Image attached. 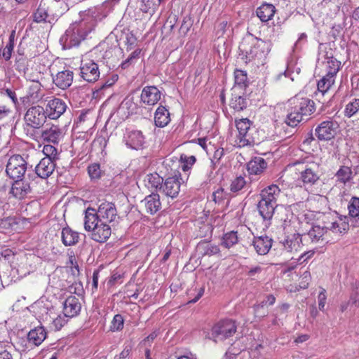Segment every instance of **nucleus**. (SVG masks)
<instances>
[{
  "mask_svg": "<svg viewBox=\"0 0 359 359\" xmlns=\"http://www.w3.org/2000/svg\"><path fill=\"white\" fill-rule=\"evenodd\" d=\"M74 73L71 70L59 72L53 78L55 85L60 89L68 88L73 82Z\"/></svg>",
  "mask_w": 359,
  "mask_h": 359,
  "instance_id": "20",
  "label": "nucleus"
},
{
  "mask_svg": "<svg viewBox=\"0 0 359 359\" xmlns=\"http://www.w3.org/2000/svg\"><path fill=\"white\" fill-rule=\"evenodd\" d=\"M41 84L39 81H34L30 86V90H34L36 93V95L34 97V98H38V93L41 91Z\"/></svg>",
  "mask_w": 359,
  "mask_h": 359,
  "instance_id": "64",
  "label": "nucleus"
},
{
  "mask_svg": "<svg viewBox=\"0 0 359 359\" xmlns=\"http://www.w3.org/2000/svg\"><path fill=\"white\" fill-rule=\"evenodd\" d=\"M252 245L257 254L264 255L271 249L272 239L266 235L255 237Z\"/></svg>",
  "mask_w": 359,
  "mask_h": 359,
  "instance_id": "22",
  "label": "nucleus"
},
{
  "mask_svg": "<svg viewBox=\"0 0 359 359\" xmlns=\"http://www.w3.org/2000/svg\"><path fill=\"white\" fill-rule=\"evenodd\" d=\"M339 124L337 121L329 118L322 121L315 129V134L320 141H329L337 133Z\"/></svg>",
  "mask_w": 359,
  "mask_h": 359,
  "instance_id": "11",
  "label": "nucleus"
},
{
  "mask_svg": "<svg viewBox=\"0 0 359 359\" xmlns=\"http://www.w3.org/2000/svg\"><path fill=\"white\" fill-rule=\"evenodd\" d=\"M142 55V49H135L130 54V55L124 61L121 62V64L120 65L121 68L123 69L128 68L136 60L140 59Z\"/></svg>",
  "mask_w": 359,
  "mask_h": 359,
  "instance_id": "42",
  "label": "nucleus"
},
{
  "mask_svg": "<svg viewBox=\"0 0 359 359\" xmlns=\"http://www.w3.org/2000/svg\"><path fill=\"white\" fill-rule=\"evenodd\" d=\"M262 271V269L260 266H256L254 267H252L248 272V276L251 278L252 279H255V277L261 273Z\"/></svg>",
  "mask_w": 359,
  "mask_h": 359,
  "instance_id": "60",
  "label": "nucleus"
},
{
  "mask_svg": "<svg viewBox=\"0 0 359 359\" xmlns=\"http://www.w3.org/2000/svg\"><path fill=\"white\" fill-rule=\"evenodd\" d=\"M289 103L290 108L285 123L291 127L297 126L304 116L307 117L316 111L314 101L301 94L291 98Z\"/></svg>",
  "mask_w": 359,
  "mask_h": 359,
  "instance_id": "1",
  "label": "nucleus"
},
{
  "mask_svg": "<svg viewBox=\"0 0 359 359\" xmlns=\"http://www.w3.org/2000/svg\"><path fill=\"white\" fill-rule=\"evenodd\" d=\"M246 184L245 178L242 176L236 177L231 181L230 184V190L233 192L241 191Z\"/></svg>",
  "mask_w": 359,
  "mask_h": 359,
  "instance_id": "50",
  "label": "nucleus"
},
{
  "mask_svg": "<svg viewBox=\"0 0 359 359\" xmlns=\"http://www.w3.org/2000/svg\"><path fill=\"white\" fill-rule=\"evenodd\" d=\"M91 238L96 242L104 243L107 241L111 233V229L106 222H100L90 231Z\"/></svg>",
  "mask_w": 359,
  "mask_h": 359,
  "instance_id": "16",
  "label": "nucleus"
},
{
  "mask_svg": "<svg viewBox=\"0 0 359 359\" xmlns=\"http://www.w3.org/2000/svg\"><path fill=\"white\" fill-rule=\"evenodd\" d=\"M48 18L46 9L40 5L36 11L33 14V20L36 22H45Z\"/></svg>",
  "mask_w": 359,
  "mask_h": 359,
  "instance_id": "51",
  "label": "nucleus"
},
{
  "mask_svg": "<svg viewBox=\"0 0 359 359\" xmlns=\"http://www.w3.org/2000/svg\"><path fill=\"white\" fill-rule=\"evenodd\" d=\"M284 249L290 252H296L302 249V236L299 233L287 235L283 242Z\"/></svg>",
  "mask_w": 359,
  "mask_h": 359,
  "instance_id": "17",
  "label": "nucleus"
},
{
  "mask_svg": "<svg viewBox=\"0 0 359 359\" xmlns=\"http://www.w3.org/2000/svg\"><path fill=\"white\" fill-rule=\"evenodd\" d=\"M124 325V319L121 314H116L110 324V330L112 332H118L123 330Z\"/></svg>",
  "mask_w": 359,
  "mask_h": 359,
  "instance_id": "49",
  "label": "nucleus"
},
{
  "mask_svg": "<svg viewBox=\"0 0 359 359\" xmlns=\"http://www.w3.org/2000/svg\"><path fill=\"white\" fill-rule=\"evenodd\" d=\"M334 177L337 184L346 185L353 178L352 168L350 166L341 165L335 172Z\"/></svg>",
  "mask_w": 359,
  "mask_h": 359,
  "instance_id": "24",
  "label": "nucleus"
},
{
  "mask_svg": "<svg viewBox=\"0 0 359 359\" xmlns=\"http://www.w3.org/2000/svg\"><path fill=\"white\" fill-rule=\"evenodd\" d=\"M280 189L276 184L268 186L262 190L260 193L261 199L276 203L277 198L279 196Z\"/></svg>",
  "mask_w": 359,
  "mask_h": 359,
  "instance_id": "33",
  "label": "nucleus"
},
{
  "mask_svg": "<svg viewBox=\"0 0 359 359\" xmlns=\"http://www.w3.org/2000/svg\"><path fill=\"white\" fill-rule=\"evenodd\" d=\"M62 128L57 124L47 123L39 132V137L43 142L58 144L64 137Z\"/></svg>",
  "mask_w": 359,
  "mask_h": 359,
  "instance_id": "9",
  "label": "nucleus"
},
{
  "mask_svg": "<svg viewBox=\"0 0 359 359\" xmlns=\"http://www.w3.org/2000/svg\"><path fill=\"white\" fill-rule=\"evenodd\" d=\"M137 37L133 34H129L126 36L125 41V46L127 51L133 50L137 45Z\"/></svg>",
  "mask_w": 359,
  "mask_h": 359,
  "instance_id": "55",
  "label": "nucleus"
},
{
  "mask_svg": "<svg viewBox=\"0 0 359 359\" xmlns=\"http://www.w3.org/2000/svg\"><path fill=\"white\" fill-rule=\"evenodd\" d=\"M267 167V163L262 157H255L247 165V169L250 175H259Z\"/></svg>",
  "mask_w": 359,
  "mask_h": 359,
  "instance_id": "28",
  "label": "nucleus"
},
{
  "mask_svg": "<svg viewBox=\"0 0 359 359\" xmlns=\"http://www.w3.org/2000/svg\"><path fill=\"white\" fill-rule=\"evenodd\" d=\"M325 75L327 76H332L337 78V75L339 72L341 64V62L333 57L327 58V60L324 62Z\"/></svg>",
  "mask_w": 359,
  "mask_h": 359,
  "instance_id": "34",
  "label": "nucleus"
},
{
  "mask_svg": "<svg viewBox=\"0 0 359 359\" xmlns=\"http://www.w3.org/2000/svg\"><path fill=\"white\" fill-rule=\"evenodd\" d=\"M161 93L158 88L154 86H147L143 88L140 99L141 101L147 105L154 106L161 100Z\"/></svg>",
  "mask_w": 359,
  "mask_h": 359,
  "instance_id": "14",
  "label": "nucleus"
},
{
  "mask_svg": "<svg viewBox=\"0 0 359 359\" xmlns=\"http://www.w3.org/2000/svg\"><path fill=\"white\" fill-rule=\"evenodd\" d=\"M197 250L202 256H212L219 254L220 250L216 245L212 244L209 241H202L197 245Z\"/></svg>",
  "mask_w": 359,
  "mask_h": 359,
  "instance_id": "35",
  "label": "nucleus"
},
{
  "mask_svg": "<svg viewBox=\"0 0 359 359\" xmlns=\"http://www.w3.org/2000/svg\"><path fill=\"white\" fill-rule=\"evenodd\" d=\"M80 73L81 78L90 83L97 81L100 74L98 65L87 56L81 61Z\"/></svg>",
  "mask_w": 359,
  "mask_h": 359,
  "instance_id": "10",
  "label": "nucleus"
},
{
  "mask_svg": "<svg viewBox=\"0 0 359 359\" xmlns=\"http://www.w3.org/2000/svg\"><path fill=\"white\" fill-rule=\"evenodd\" d=\"M14 182L12 184L11 193L16 198H22L28 193L30 192V186L27 182L21 179L13 180Z\"/></svg>",
  "mask_w": 359,
  "mask_h": 359,
  "instance_id": "23",
  "label": "nucleus"
},
{
  "mask_svg": "<svg viewBox=\"0 0 359 359\" xmlns=\"http://www.w3.org/2000/svg\"><path fill=\"white\" fill-rule=\"evenodd\" d=\"M336 78L332 76H327L324 74L322 78L317 83V90L324 95L327 93L334 85Z\"/></svg>",
  "mask_w": 359,
  "mask_h": 359,
  "instance_id": "40",
  "label": "nucleus"
},
{
  "mask_svg": "<svg viewBox=\"0 0 359 359\" xmlns=\"http://www.w3.org/2000/svg\"><path fill=\"white\" fill-rule=\"evenodd\" d=\"M327 299L326 290L324 288H321V291L319 292L318 296V308L320 311H323Z\"/></svg>",
  "mask_w": 359,
  "mask_h": 359,
  "instance_id": "56",
  "label": "nucleus"
},
{
  "mask_svg": "<svg viewBox=\"0 0 359 359\" xmlns=\"http://www.w3.org/2000/svg\"><path fill=\"white\" fill-rule=\"evenodd\" d=\"M330 229L336 233H345L349 229V222L347 217H339L331 224Z\"/></svg>",
  "mask_w": 359,
  "mask_h": 359,
  "instance_id": "39",
  "label": "nucleus"
},
{
  "mask_svg": "<svg viewBox=\"0 0 359 359\" xmlns=\"http://www.w3.org/2000/svg\"><path fill=\"white\" fill-rule=\"evenodd\" d=\"M359 112V99L354 98L345 107L344 115L351 118Z\"/></svg>",
  "mask_w": 359,
  "mask_h": 359,
  "instance_id": "46",
  "label": "nucleus"
},
{
  "mask_svg": "<svg viewBox=\"0 0 359 359\" xmlns=\"http://www.w3.org/2000/svg\"><path fill=\"white\" fill-rule=\"evenodd\" d=\"M100 270L97 269L93 271V280H92V290H96L98 287V278H99Z\"/></svg>",
  "mask_w": 359,
  "mask_h": 359,
  "instance_id": "61",
  "label": "nucleus"
},
{
  "mask_svg": "<svg viewBox=\"0 0 359 359\" xmlns=\"http://www.w3.org/2000/svg\"><path fill=\"white\" fill-rule=\"evenodd\" d=\"M88 173L91 180L100 179L102 173L100 164L93 163L88 165Z\"/></svg>",
  "mask_w": 359,
  "mask_h": 359,
  "instance_id": "52",
  "label": "nucleus"
},
{
  "mask_svg": "<svg viewBox=\"0 0 359 359\" xmlns=\"http://www.w3.org/2000/svg\"><path fill=\"white\" fill-rule=\"evenodd\" d=\"M293 165H297L299 172V180L304 185H314L320 180L321 165L319 162L305 158L303 161H296Z\"/></svg>",
  "mask_w": 359,
  "mask_h": 359,
  "instance_id": "3",
  "label": "nucleus"
},
{
  "mask_svg": "<svg viewBox=\"0 0 359 359\" xmlns=\"http://www.w3.org/2000/svg\"><path fill=\"white\" fill-rule=\"evenodd\" d=\"M55 145L51 143L44 144L42 149V152L46 156L44 158H48L55 162L60 158V153Z\"/></svg>",
  "mask_w": 359,
  "mask_h": 359,
  "instance_id": "41",
  "label": "nucleus"
},
{
  "mask_svg": "<svg viewBox=\"0 0 359 359\" xmlns=\"http://www.w3.org/2000/svg\"><path fill=\"white\" fill-rule=\"evenodd\" d=\"M238 90V87H233L231 89V98L229 102L230 108L236 112H240L247 107V102L243 97L245 92Z\"/></svg>",
  "mask_w": 359,
  "mask_h": 359,
  "instance_id": "15",
  "label": "nucleus"
},
{
  "mask_svg": "<svg viewBox=\"0 0 359 359\" xmlns=\"http://www.w3.org/2000/svg\"><path fill=\"white\" fill-rule=\"evenodd\" d=\"M170 121V112L164 106L160 105L154 114V123L157 127L163 128Z\"/></svg>",
  "mask_w": 359,
  "mask_h": 359,
  "instance_id": "27",
  "label": "nucleus"
},
{
  "mask_svg": "<svg viewBox=\"0 0 359 359\" xmlns=\"http://www.w3.org/2000/svg\"><path fill=\"white\" fill-rule=\"evenodd\" d=\"M67 104L60 98L54 97L48 102L46 106L47 116L50 119H57L67 109Z\"/></svg>",
  "mask_w": 359,
  "mask_h": 359,
  "instance_id": "12",
  "label": "nucleus"
},
{
  "mask_svg": "<svg viewBox=\"0 0 359 359\" xmlns=\"http://www.w3.org/2000/svg\"><path fill=\"white\" fill-rule=\"evenodd\" d=\"M81 303L75 296L68 297L63 303V312L69 318L77 316L81 311Z\"/></svg>",
  "mask_w": 359,
  "mask_h": 359,
  "instance_id": "19",
  "label": "nucleus"
},
{
  "mask_svg": "<svg viewBox=\"0 0 359 359\" xmlns=\"http://www.w3.org/2000/svg\"><path fill=\"white\" fill-rule=\"evenodd\" d=\"M142 203L146 212L149 215H154L161 209L160 196L157 193H151L147 196Z\"/></svg>",
  "mask_w": 359,
  "mask_h": 359,
  "instance_id": "18",
  "label": "nucleus"
},
{
  "mask_svg": "<svg viewBox=\"0 0 359 359\" xmlns=\"http://www.w3.org/2000/svg\"><path fill=\"white\" fill-rule=\"evenodd\" d=\"M102 220L97 212L93 208H88L85 212L84 229L87 231H90L94 226H97Z\"/></svg>",
  "mask_w": 359,
  "mask_h": 359,
  "instance_id": "29",
  "label": "nucleus"
},
{
  "mask_svg": "<svg viewBox=\"0 0 359 359\" xmlns=\"http://www.w3.org/2000/svg\"><path fill=\"white\" fill-rule=\"evenodd\" d=\"M97 214L100 219L106 223H110L118 217L117 210L115 205L111 202H102L98 208Z\"/></svg>",
  "mask_w": 359,
  "mask_h": 359,
  "instance_id": "13",
  "label": "nucleus"
},
{
  "mask_svg": "<svg viewBox=\"0 0 359 359\" xmlns=\"http://www.w3.org/2000/svg\"><path fill=\"white\" fill-rule=\"evenodd\" d=\"M236 329V325L233 320H222L212 327L211 336L215 342L221 341L233 336Z\"/></svg>",
  "mask_w": 359,
  "mask_h": 359,
  "instance_id": "7",
  "label": "nucleus"
},
{
  "mask_svg": "<svg viewBox=\"0 0 359 359\" xmlns=\"http://www.w3.org/2000/svg\"><path fill=\"white\" fill-rule=\"evenodd\" d=\"M182 160V170L183 171H188L191 167L196 162V157L194 156H181Z\"/></svg>",
  "mask_w": 359,
  "mask_h": 359,
  "instance_id": "53",
  "label": "nucleus"
},
{
  "mask_svg": "<svg viewBox=\"0 0 359 359\" xmlns=\"http://www.w3.org/2000/svg\"><path fill=\"white\" fill-rule=\"evenodd\" d=\"M248 86V78L245 71L235 69L234 71V86L238 87V90L245 92V88Z\"/></svg>",
  "mask_w": 359,
  "mask_h": 359,
  "instance_id": "38",
  "label": "nucleus"
},
{
  "mask_svg": "<svg viewBox=\"0 0 359 359\" xmlns=\"http://www.w3.org/2000/svg\"><path fill=\"white\" fill-rule=\"evenodd\" d=\"M311 280V275L309 271H305L299 278V286L302 289H306Z\"/></svg>",
  "mask_w": 359,
  "mask_h": 359,
  "instance_id": "54",
  "label": "nucleus"
},
{
  "mask_svg": "<svg viewBox=\"0 0 359 359\" xmlns=\"http://www.w3.org/2000/svg\"><path fill=\"white\" fill-rule=\"evenodd\" d=\"M241 54L245 57V62L252 60L262 62L269 53L268 43L257 38L243 39L238 46Z\"/></svg>",
  "mask_w": 359,
  "mask_h": 359,
  "instance_id": "2",
  "label": "nucleus"
},
{
  "mask_svg": "<svg viewBox=\"0 0 359 359\" xmlns=\"http://www.w3.org/2000/svg\"><path fill=\"white\" fill-rule=\"evenodd\" d=\"M275 13V6L270 4H263L256 11L257 16L264 22L271 20Z\"/></svg>",
  "mask_w": 359,
  "mask_h": 359,
  "instance_id": "30",
  "label": "nucleus"
},
{
  "mask_svg": "<svg viewBox=\"0 0 359 359\" xmlns=\"http://www.w3.org/2000/svg\"><path fill=\"white\" fill-rule=\"evenodd\" d=\"M348 215L352 218L359 219V198L353 196L348 205Z\"/></svg>",
  "mask_w": 359,
  "mask_h": 359,
  "instance_id": "45",
  "label": "nucleus"
},
{
  "mask_svg": "<svg viewBox=\"0 0 359 359\" xmlns=\"http://www.w3.org/2000/svg\"><path fill=\"white\" fill-rule=\"evenodd\" d=\"M238 242L237 231H231L224 234L222 245L226 248H230Z\"/></svg>",
  "mask_w": 359,
  "mask_h": 359,
  "instance_id": "43",
  "label": "nucleus"
},
{
  "mask_svg": "<svg viewBox=\"0 0 359 359\" xmlns=\"http://www.w3.org/2000/svg\"><path fill=\"white\" fill-rule=\"evenodd\" d=\"M68 264L72 269L74 268L79 271V265L74 255H69Z\"/></svg>",
  "mask_w": 359,
  "mask_h": 359,
  "instance_id": "62",
  "label": "nucleus"
},
{
  "mask_svg": "<svg viewBox=\"0 0 359 359\" xmlns=\"http://www.w3.org/2000/svg\"><path fill=\"white\" fill-rule=\"evenodd\" d=\"M325 230L320 226H313L307 233V236L313 243L318 242L324 235Z\"/></svg>",
  "mask_w": 359,
  "mask_h": 359,
  "instance_id": "47",
  "label": "nucleus"
},
{
  "mask_svg": "<svg viewBox=\"0 0 359 359\" xmlns=\"http://www.w3.org/2000/svg\"><path fill=\"white\" fill-rule=\"evenodd\" d=\"M49 317L50 319V328L55 331H59L67 323L68 318L64 312L62 313H56L50 310Z\"/></svg>",
  "mask_w": 359,
  "mask_h": 359,
  "instance_id": "31",
  "label": "nucleus"
},
{
  "mask_svg": "<svg viewBox=\"0 0 359 359\" xmlns=\"http://www.w3.org/2000/svg\"><path fill=\"white\" fill-rule=\"evenodd\" d=\"M145 142V138L140 130L131 131L128 136L127 145L134 149H140Z\"/></svg>",
  "mask_w": 359,
  "mask_h": 359,
  "instance_id": "32",
  "label": "nucleus"
},
{
  "mask_svg": "<svg viewBox=\"0 0 359 359\" xmlns=\"http://www.w3.org/2000/svg\"><path fill=\"white\" fill-rule=\"evenodd\" d=\"M235 123L238 134L235 137L233 145L241 148L254 144L255 140L249 133L251 121L246 118L236 120Z\"/></svg>",
  "mask_w": 359,
  "mask_h": 359,
  "instance_id": "4",
  "label": "nucleus"
},
{
  "mask_svg": "<svg viewBox=\"0 0 359 359\" xmlns=\"http://www.w3.org/2000/svg\"><path fill=\"white\" fill-rule=\"evenodd\" d=\"M158 4H156L154 0H141L140 9L144 13H149L152 15L158 9Z\"/></svg>",
  "mask_w": 359,
  "mask_h": 359,
  "instance_id": "44",
  "label": "nucleus"
},
{
  "mask_svg": "<svg viewBox=\"0 0 359 359\" xmlns=\"http://www.w3.org/2000/svg\"><path fill=\"white\" fill-rule=\"evenodd\" d=\"M17 224V219L13 217H8L0 219V229L2 231L13 230Z\"/></svg>",
  "mask_w": 359,
  "mask_h": 359,
  "instance_id": "48",
  "label": "nucleus"
},
{
  "mask_svg": "<svg viewBox=\"0 0 359 359\" xmlns=\"http://www.w3.org/2000/svg\"><path fill=\"white\" fill-rule=\"evenodd\" d=\"M11 113L12 110L9 107L0 104V121L6 120Z\"/></svg>",
  "mask_w": 359,
  "mask_h": 359,
  "instance_id": "57",
  "label": "nucleus"
},
{
  "mask_svg": "<svg viewBox=\"0 0 359 359\" xmlns=\"http://www.w3.org/2000/svg\"><path fill=\"white\" fill-rule=\"evenodd\" d=\"M314 250L306 251L299 256V257L298 258V262H299L300 264H302L306 262L308 259H311L314 255Z\"/></svg>",
  "mask_w": 359,
  "mask_h": 359,
  "instance_id": "59",
  "label": "nucleus"
},
{
  "mask_svg": "<svg viewBox=\"0 0 359 359\" xmlns=\"http://www.w3.org/2000/svg\"><path fill=\"white\" fill-rule=\"evenodd\" d=\"M276 302V297L273 294H268L266 297V300L262 302L263 306H271Z\"/></svg>",
  "mask_w": 359,
  "mask_h": 359,
  "instance_id": "63",
  "label": "nucleus"
},
{
  "mask_svg": "<svg viewBox=\"0 0 359 359\" xmlns=\"http://www.w3.org/2000/svg\"><path fill=\"white\" fill-rule=\"evenodd\" d=\"M182 182L181 172L175 170L163 182L161 191L166 196L175 198L178 196Z\"/></svg>",
  "mask_w": 359,
  "mask_h": 359,
  "instance_id": "8",
  "label": "nucleus"
},
{
  "mask_svg": "<svg viewBox=\"0 0 359 359\" xmlns=\"http://www.w3.org/2000/svg\"><path fill=\"white\" fill-rule=\"evenodd\" d=\"M275 205V203L260 199L257 205V208L263 219H270L272 217Z\"/></svg>",
  "mask_w": 359,
  "mask_h": 359,
  "instance_id": "37",
  "label": "nucleus"
},
{
  "mask_svg": "<svg viewBox=\"0 0 359 359\" xmlns=\"http://www.w3.org/2000/svg\"><path fill=\"white\" fill-rule=\"evenodd\" d=\"M47 112L40 105L29 107L25 114V123L34 129L41 128L47 120Z\"/></svg>",
  "mask_w": 359,
  "mask_h": 359,
  "instance_id": "5",
  "label": "nucleus"
},
{
  "mask_svg": "<svg viewBox=\"0 0 359 359\" xmlns=\"http://www.w3.org/2000/svg\"><path fill=\"white\" fill-rule=\"evenodd\" d=\"M47 333L43 327L38 326L31 330L27 334V339L29 343L34 346H39L46 338Z\"/></svg>",
  "mask_w": 359,
  "mask_h": 359,
  "instance_id": "26",
  "label": "nucleus"
},
{
  "mask_svg": "<svg viewBox=\"0 0 359 359\" xmlns=\"http://www.w3.org/2000/svg\"><path fill=\"white\" fill-rule=\"evenodd\" d=\"M62 241L65 246H71L76 244L79 240L78 232L73 231L69 227H65L62 231Z\"/></svg>",
  "mask_w": 359,
  "mask_h": 359,
  "instance_id": "36",
  "label": "nucleus"
},
{
  "mask_svg": "<svg viewBox=\"0 0 359 359\" xmlns=\"http://www.w3.org/2000/svg\"><path fill=\"white\" fill-rule=\"evenodd\" d=\"M144 185L150 191H161L163 179L157 172L149 173L145 175L143 180Z\"/></svg>",
  "mask_w": 359,
  "mask_h": 359,
  "instance_id": "25",
  "label": "nucleus"
},
{
  "mask_svg": "<svg viewBox=\"0 0 359 359\" xmlns=\"http://www.w3.org/2000/svg\"><path fill=\"white\" fill-rule=\"evenodd\" d=\"M27 169V163L20 155H13L8 161L6 175L12 180L23 178Z\"/></svg>",
  "mask_w": 359,
  "mask_h": 359,
  "instance_id": "6",
  "label": "nucleus"
},
{
  "mask_svg": "<svg viewBox=\"0 0 359 359\" xmlns=\"http://www.w3.org/2000/svg\"><path fill=\"white\" fill-rule=\"evenodd\" d=\"M14 46L11 44H6L1 55L5 60L8 61L11 59Z\"/></svg>",
  "mask_w": 359,
  "mask_h": 359,
  "instance_id": "58",
  "label": "nucleus"
},
{
  "mask_svg": "<svg viewBox=\"0 0 359 359\" xmlns=\"http://www.w3.org/2000/svg\"><path fill=\"white\" fill-rule=\"evenodd\" d=\"M55 168V162L48 158H42L35 168L36 175L43 179L50 176Z\"/></svg>",
  "mask_w": 359,
  "mask_h": 359,
  "instance_id": "21",
  "label": "nucleus"
}]
</instances>
